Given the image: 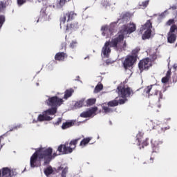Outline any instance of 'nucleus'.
<instances>
[{
    "label": "nucleus",
    "mask_w": 177,
    "mask_h": 177,
    "mask_svg": "<svg viewBox=\"0 0 177 177\" xmlns=\"http://www.w3.org/2000/svg\"><path fill=\"white\" fill-rule=\"evenodd\" d=\"M135 31H136V25L133 23L122 26L118 35L111 39V46H120V48L124 49L127 46V44L124 41V38L128 37L132 32H135Z\"/></svg>",
    "instance_id": "nucleus-1"
},
{
    "label": "nucleus",
    "mask_w": 177,
    "mask_h": 177,
    "mask_svg": "<svg viewBox=\"0 0 177 177\" xmlns=\"http://www.w3.org/2000/svg\"><path fill=\"white\" fill-rule=\"evenodd\" d=\"M53 149L52 148H38L36 151L30 157V168H35L38 167V160L39 161H44V165L49 164L52 160V153Z\"/></svg>",
    "instance_id": "nucleus-2"
},
{
    "label": "nucleus",
    "mask_w": 177,
    "mask_h": 177,
    "mask_svg": "<svg viewBox=\"0 0 177 177\" xmlns=\"http://www.w3.org/2000/svg\"><path fill=\"white\" fill-rule=\"evenodd\" d=\"M57 112V109L56 107L48 109L39 114L37 118L33 119L32 122V124H37V122H44V121H52Z\"/></svg>",
    "instance_id": "nucleus-3"
},
{
    "label": "nucleus",
    "mask_w": 177,
    "mask_h": 177,
    "mask_svg": "<svg viewBox=\"0 0 177 177\" xmlns=\"http://www.w3.org/2000/svg\"><path fill=\"white\" fill-rule=\"evenodd\" d=\"M117 91L118 93L119 97H122V99L119 100L120 104H124L126 102L128 101L127 97H129L131 96L132 90H131V88L129 87L119 86L117 88Z\"/></svg>",
    "instance_id": "nucleus-4"
},
{
    "label": "nucleus",
    "mask_w": 177,
    "mask_h": 177,
    "mask_svg": "<svg viewBox=\"0 0 177 177\" xmlns=\"http://www.w3.org/2000/svg\"><path fill=\"white\" fill-rule=\"evenodd\" d=\"M151 21L150 20L147 21L145 24L142 25L140 28V34L142 35V39H149L151 37Z\"/></svg>",
    "instance_id": "nucleus-5"
},
{
    "label": "nucleus",
    "mask_w": 177,
    "mask_h": 177,
    "mask_svg": "<svg viewBox=\"0 0 177 177\" xmlns=\"http://www.w3.org/2000/svg\"><path fill=\"white\" fill-rule=\"evenodd\" d=\"M64 102L63 99L59 98L57 96H45V104H46V106H50V107H59Z\"/></svg>",
    "instance_id": "nucleus-6"
},
{
    "label": "nucleus",
    "mask_w": 177,
    "mask_h": 177,
    "mask_svg": "<svg viewBox=\"0 0 177 177\" xmlns=\"http://www.w3.org/2000/svg\"><path fill=\"white\" fill-rule=\"evenodd\" d=\"M110 48H114L116 50H125V48H122L121 46H111V41H106L102 49V57H109L110 56V53H111V49Z\"/></svg>",
    "instance_id": "nucleus-7"
},
{
    "label": "nucleus",
    "mask_w": 177,
    "mask_h": 177,
    "mask_svg": "<svg viewBox=\"0 0 177 177\" xmlns=\"http://www.w3.org/2000/svg\"><path fill=\"white\" fill-rule=\"evenodd\" d=\"M117 24L113 23L111 24L109 26L105 25L103 26L101 28L102 30V35L105 37L106 38L111 37V35H114L115 28Z\"/></svg>",
    "instance_id": "nucleus-8"
},
{
    "label": "nucleus",
    "mask_w": 177,
    "mask_h": 177,
    "mask_svg": "<svg viewBox=\"0 0 177 177\" xmlns=\"http://www.w3.org/2000/svg\"><path fill=\"white\" fill-rule=\"evenodd\" d=\"M177 37V26L172 25L167 33V42L169 44H175Z\"/></svg>",
    "instance_id": "nucleus-9"
},
{
    "label": "nucleus",
    "mask_w": 177,
    "mask_h": 177,
    "mask_svg": "<svg viewBox=\"0 0 177 177\" xmlns=\"http://www.w3.org/2000/svg\"><path fill=\"white\" fill-rule=\"evenodd\" d=\"M137 57H138V55L136 54L127 56L126 59L123 62L124 68L126 70H128V68L132 67L135 64V62H136Z\"/></svg>",
    "instance_id": "nucleus-10"
},
{
    "label": "nucleus",
    "mask_w": 177,
    "mask_h": 177,
    "mask_svg": "<svg viewBox=\"0 0 177 177\" xmlns=\"http://www.w3.org/2000/svg\"><path fill=\"white\" fill-rule=\"evenodd\" d=\"M151 147H152V153H159L161 146H162V140H160L158 138H153L151 140Z\"/></svg>",
    "instance_id": "nucleus-11"
},
{
    "label": "nucleus",
    "mask_w": 177,
    "mask_h": 177,
    "mask_svg": "<svg viewBox=\"0 0 177 177\" xmlns=\"http://www.w3.org/2000/svg\"><path fill=\"white\" fill-rule=\"evenodd\" d=\"M139 69L140 70V73L143 71V70H149L150 67H151V61L149 58H146L142 59L138 64Z\"/></svg>",
    "instance_id": "nucleus-12"
},
{
    "label": "nucleus",
    "mask_w": 177,
    "mask_h": 177,
    "mask_svg": "<svg viewBox=\"0 0 177 177\" xmlns=\"http://www.w3.org/2000/svg\"><path fill=\"white\" fill-rule=\"evenodd\" d=\"M59 153H63V154H70L73 153V148L68 145V142H66L64 145H60L57 148Z\"/></svg>",
    "instance_id": "nucleus-13"
},
{
    "label": "nucleus",
    "mask_w": 177,
    "mask_h": 177,
    "mask_svg": "<svg viewBox=\"0 0 177 177\" xmlns=\"http://www.w3.org/2000/svg\"><path fill=\"white\" fill-rule=\"evenodd\" d=\"M96 111H97V107H92L86 111L82 112L80 114V117L82 118H88L89 117H95L96 115Z\"/></svg>",
    "instance_id": "nucleus-14"
},
{
    "label": "nucleus",
    "mask_w": 177,
    "mask_h": 177,
    "mask_svg": "<svg viewBox=\"0 0 177 177\" xmlns=\"http://www.w3.org/2000/svg\"><path fill=\"white\" fill-rule=\"evenodd\" d=\"M13 175H15L13 170L8 167H3L0 169V177H12Z\"/></svg>",
    "instance_id": "nucleus-15"
},
{
    "label": "nucleus",
    "mask_w": 177,
    "mask_h": 177,
    "mask_svg": "<svg viewBox=\"0 0 177 177\" xmlns=\"http://www.w3.org/2000/svg\"><path fill=\"white\" fill-rule=\"evenodd\" d=\"M66 57H67V55L64 52L58 53L55 56V60L58 62H64Z\"/></svg>",
    "instance_id": "nucleus-16"
},
{
    "label": "nucleus",
    "mask_w": 177,
    "mask_h": 177,
    "mask_svg": "<svg viewBox=\"0 0 177 177\" xmlns=\"http://www.w3.org/2000/svg\"><path fill=\"white\" fill-rule=\"evenodd\" d=\"M58 171H62L61 177L67 176V172H68V168L64 165H62L58 167Z\"/></svg>",
    "instance_id": "nucleus-17"
},
{
    "label": "nucleus",
    "mask_w": 177,
    "mask_h": 177,
    "mask_svg": "<svg viewBox=\"0 0 177 177\" xmlns=\"http://www.w3.org/2000/svg\"><path fill=\"white\" fill-rule=\"evenodd\" d=\"M115 1H113L111 0H104L102 5L104 8H105V9H108V8L113 6V5H115Z\"/></svg>",
    "instance_id": "nucleus-18"
},
{
    "label": "nucleus",
    "mask_w": 177,
    "mask_h": 177,
    "mask_svg": "<svg viewBox=\"0 0 177 177\" xmlns=\"http://www.w3.org/2000/svg\"><path fill=\"white\" fill-rule=\"evenodd\" d=\"M66 3V0H58L53 6L55 9H62Z\"/></svg>",
    "instance_id": "nucleus-19"
},
{
    "label": "nucleus",
    "mask_w": 177,
    "mask_h": 177,
    "mask_svg": "<svg viewBox=\"0 0 177 177\" xmlns=\"http://www.w3.org/2000/svg\"><path fill=\"white\" fill-rule=\"evenodd\" d=\"M153 86H154V85H150V86H148L147 87L145 88L144 89V95L146 94V95H157V91H156L155 93H153L151 91V89H153ZM151 92V93H150Z\"/></svg>",
    "instance_id": "nucleus-20"
},
{
    "label": "nucleus",
    "mask_w": 177,
    "mask_h": 177,
    "mask_svg": "<svg viewBox=\"0 0 177 177\" xmlns=\"http://www.w3.org/2000/svg\"><path fill=\"white\" fill-rule=\"evenodd\" d=\"M68 21L67 14H64L60 18V27H66V22Z\"/></svg>",
    "instance_id": "nucleus-21"
},
{
    "label": "nucleus",
    "mask_w": 177,
    "mask_h": 177,
    "mask_svg": "<svg viewBox=\"0 0 177 177\" xmlns=\"http://www.w3.org/2000/svg\"><path fill=\"white\" fill-rule=\"evenodd\" d=\"M73 93H74L73 89L70 88V89L66 90L65 91L64 99H65V100H67L68 99V97H71V96H73Z\"/></svg>",
    "instance_id": "nucleus-22"
},
{
    "label": "nucleus",
    "mask_w": 177,
    "mask_h": 177,
    "mask_svg": "<svg viewBox=\"0 0 177 177\" xmlns=\"http://www.w3.org/2000/svg\"><path fill=\"white\" fill-rule=\"evenodd\" d=\"M79 28L78 23L73 22L69 26L68 25L66 26V31H68V30H77Z\"/></svg>",
    "instance_id": "nucleus-23"
},
{
    "label": "nucleus",
    "mask_w": 177,
    "mask_h": 177,
    "mask_svg": "<svg viewBox=\"0 0 177 177\" xmlns=\"http://www.w3.org/2000/svg\"><path fill=\"white\" fill-rule=\"evenodd\" d=\"M102 110H104V113L105 114H110L111 113H113L114 111V109L112 108H110V106H104V104L102 105Z\"/></svg>",
    "instance_id": "nucleus-24"
},
{
    "label": "nucleus",
    "mask_w": 177,
    "mask_h": 177,
    "mask_svg": "<svg viewBox=\"0 0 177 177\" xmlns=\"http://www.w3.org/2000/svg\"><path fill=\"white\" fill-rule=\"evenodd\" d=\"M74 125V122L73 120H71L69 122H66L65 123H63L62 124V129H67V128H70Z\"/></svg>",
    "instance_id": "nucleus-25"
},
{
    "label": "nucleus",
    "mask_w": 177,
    "mask_h": 177,
    "mask_svg": "<svg viewBox=\"0 0 177 177\" xmlns=\"http://www.w3.org/2000/svg\"><path fill=\"white\" fill-rule=\"evenodd\" d=\"M91 140H92V138H91V137L84 138V139H83V140L81 141L80 145L82 147H85V146H86V145H88V143H89V142H91Z\"/></svg>",
    "instance_id": "nucleus-26"
},
{
    "label": "nucleus",
    "mask_w": 177,
    "mask_h": 177,
    "mask_svg": "<svg viewBox=\"0 0 177 177\" xmlns=\"http://www.w3.org/2000/svg\"><path fill=\"white\" fill-rule=\"evenodd\" d=\"M82 106H85V102H84V100L77 101L74 104L75 109H81V107H82Z\"/></svg>",
    "instance_id": "nucleus-27"
},
{
    "label": "nucleus",
    "mask_w": 177,
    "mask_h": 177,
    "mask_svg": "<svg viewBox=\"0 0 177 177\" xmlns=\"http://www.w3.org/2000/svg\"><path fill=\"white\" fill-rule=\"evenodd\" d=\"M150 3V0H145L144 1L139 3V6L142 8V9H146L147 6H149V3Z\"/></svg>",
    "instance_id": "nucleus-28"
},
{
    "label": "nucleus",
    "mask_w": 177,
    "mask_h": 177,
    "mask_svg": "<svg viewBox=\"0 0 177 177\" xmlns=\"http://www.w3.org/2000/svg\"><path fill=\"white\" fill-rule=\"evenodd\" d=\"M96 103V99L95 98H90L86 101V104L84 106H93Z\"/></svg>",
    "instance_id": "nucleus-29"
},
{
    "label": "nucleus",
    "mask_w": 177,
    "mask_h": 177,
    "mask_svg": "<svg viewBox=\"0 0 177 177\" xmlns=\"http://www.w3.org/2000/svg\"><path fill=\"white\" fill-rule=\"evenodd\" d=\"M118 104H120V101L118 102L117 100H113L108 102L109 107H115V106H118Z\"/></svg>",
    "instance_id": "nucleus-30"
},
{
    "label": "nucleus",
    "mask_w": 177,
    "mask_h": 177,
    "mask_svg": "<svg viewBox=\"0 0 177 177\" xmlns=\"http://www.w3.org/2000/svg\"><path fill=\"white\" fill-rule=\"evenodd\" d=\"M66 16L68 17V21H70V20H73L76 16L77 14L73 11L68 12L66 14Z\"/></svg>",
    "instance_id": "nucleus-31"
},
{
    "label": "nucleus",
    "mask_w": 177,
    "mask_h": 177,
    "mask_svg": "<svg viewBox=\"0 0 177 177\" xmlns=\"http://www.w3.org/2000/svg\"><path fill=\"white\" fill-rule=\"evenodd\" d=\"M44 174L46 176H49L51 174H53V169L52 167H48L44 170Z\"/></svg>",
    "instance_id": "nucleus-32"
},
{
    "label": "nucleus",
    "mask_w": 177,
    "mask_h": 177,
    "mask_svg": "<svg viewBox=\"0 0 177 177\" xmlns=\"http://www.w3.org/2000/svg\"><path fill=\"white\" fill-rule=\"evenodd\" d=\"M102 89H103V84H98L95 89H94V93H98V92H100V91H102Z\"/></svg>",
    "instance_id": "nucleus-33"
},
{
    "label": "nucleus",
    "mask_w": 177,
    "mask_h": 177,
    "mask_svg": "<svg viewBox=\"0 0 177 177\" xmlns=\"http://www.w3.org/2000/svg\"><path fill=\"white\" fill-rule=\"evenodd\" d=\"M77 45H78V41H77V40H73L70 44V47L72 49H74V48H77Z\"/></svg>",
    "instance_id": "nucleus-34"
},
{
    "label": "nucleus",
    "mask_w": 177,
    "mask_h": 177,
    "mask_svg": "<svg viewBox=\"0 0 177 177\" xmlns=\"http://www.w3.org/2000/svg\"><path fill=\"white\" fill-rule=\"evenodd\" d=\"M6 8V4L3 1H0V12H3Z\"/></svg>",
    "instance_id": "nucleus-35"
},
{
    "label": "nucleus",
    "mask_w": 177,
    "mask_h": 177,
    "mask_svg": "<svg viewBox=\"0 0 177 177\" xmlns=\"http://www.w3.org/2000/svg\"><path fill=\"white\" fill-rule=\"evenodd\" d=\"M75 145H77L76 141H71L70 142L69 147H71V149H72V151H73V150H74L75 149Z\"/></svg>",
    "instance_id": "nucleus-36"
},
{
    "label": "nucleus",
    "mask_w": 177,
    "mask_h": 177,
    "mask_svg": "<svg viewBox=\"0 0 177 177\" xmlns=\"http://www.w3.org/2000/svg\"><path fill=\"white\" fill-rule=\"evenodd\" d=\"M28 1H31V0H17V3L19 6H21V5H24V3H26V2H28Z\"/></svg>",
    "instance_id": "nucleus-37"
},
{
    "label": "nucleus",
    "mask_w": 177,
    "mask_h": 177,
    "mask_svg": "<svg viewBox=\"0 0 177 177\" xmlns=\"http://www.w3.org/2000/svg\"><path fill=\"white\" fill-rule=\"evenodd\" d=\"M3 23H5V16L0 15V28L3 26Z\"/></svg>",
    "instance_id": "nucleus-38"
},
{
    "label": "nucleus",
    "mask_w": 177,
    "mask_h": 177,
    "mask_svg": "<svg viewBox=\"0 0 177 177\" xmlns=\"http://www.w3.org/2000/svg\"><path fill=\"white\" fill-rule=\"evenodd\" d=\"M168 81H169V77H168V75H166L165 77L162 78V84H167Z\"/></svg>",
    "instance_id": "nucleus-39"
},
{
    "label": "nucleus",
    "mask_w": 177,
    "mask_h": 177,
    "mask_svg": "<svg viewBox=\"0 0 177 177\" xmlns=\"http://www.w3.org/2000/svg\"><path fill=\"white\" fill-rule=\"evenodd\" d=\"M167 15H168V11L165 10V12H163L160 14L159 17H160V19H164V17H165V16H167Z\"/></svg>",
    "instance_id": "nucleus-40"
},
{
    "label": "nucleus",
    "mask_w": 177,
    "mask_h": 177,
    "mask_svg": "<svg viewBox=\"0 0 177 177\" xmlns=\"http://www.w3.org/2000/svg\"><path fill=\"white\" fill-rule=\"evenodd\" d=\"M33 23L35 24H38V23H39V17H37L36 18H35V19L33 20Z\"/></svg>",
    "instance_id": "nucleus-41"
},
{
    "label": "nucleus",
    "mask_w": 177,
    "mask_h": 177,
    "mask_svg": "<svg viewBox=\"0 0 177 177\" xmlns=\"http://www.w3.org/2000/svg\"><path fill=\"white\" fill-rule=\"evenodd\" d=\"M171 24H174V19H169L167 23V26H171Z\"/></svg>",
    "instance_id": "nucleus-42"
},
{
    "label": "nucleus",
    "mask_w": 177,
    "mask_h": 177,
    "mask_svg": "<svg viewBox=\"0 0 177 177\" xmlns=\"http://www.w3.org/2000/svg\"><path fill=\"white\" fill-rule=\"evenodd\" d=\"M148 139H146L145 141L142 142V147L143 146H147L149 145V142H147Z\"/></svg>",
    "instance_id": "nucleus-43"
},
{
    "label": "nucleus",
    "mask_w": 177,
    "mask_h": 177,
    "mask_svg": "<svg viewBox=\"0 0 177 177\" xmlns=\"http://www.w3.org/2000/svg\"><path fill=\"white\" fill-rule=\"evenodd\" d=\"M140 133H138V135H137V140H138V143H137V145H139V143H140V138H140Z\"/></svg>",
    "instance_id": "nucleus-44"
},
{
    "label": "nucleus",
    "mask_w": 177,
    "mask_h": 177,
    "mask_svg": "<svg viewBox=\"0 0 177 177\" xmlns=\"http://www.w3.org/2000/svg\"><path fill=\"white\" fill-rule=\"evenodd\" d=\"M109 64H111V61H110L109 59H107L106 61V66H109Z\"/></svg>",
    "instance_id": "nucleus-45"
},
{
    "label": "nucleus",
    "mask_w": 177,
    "mask_h": 177,
    "mask_svg": "<svg viewBox=\"0 0 177 177\" xmlns=\"http://www.w3.org/2000/svg\"><path fill=\"white\" fill-rule=\"evenodd\" d=\"M60 122H62V118H59L57 122L55 123V125H59V124H60Z\"/></svg>",
    "instance_id": "nucleus-46"
},
{
    "label": "nucleus",
    "mask_w": 177,
    "mask_h": 177,
    "mask_svg": "<svg viewBox=\"0 0 177 177\" xmlns=\"http://www.w3.org/2000/svg\"><path fill=\"white\" fill-rule=\"evenodd\" d=\"M168 75V78H169V76L171 75V71H167V75Z\"/></svg>",
    "instance_id": "nucleus-47"
},
{
    "label": "nucleus",
    "mask_w": 177,
    "mask_h": 177,
    "mask_svg": "<svg viewBox=\"0 0 177 177\" xmlns=\"http://www.w3.org/2000/svg\"><path fill=\"white\" fill-rule=\"evenodd\" d=\"M160 99H162V93L161 92L159 93Z\"/></svg>",
    "instance_id": "nucleus-48"
},
{
    "label": "nucleus",
    "mask_w": 177,
    "mask_h": 177,
    "mask_svg": "<svg viewBox=\"0 0 177 177\" xmlns=\"http://www.w3.org/2000/svg\"><path fill=\"white\" fill-rule=\"evenodd\" d=\"M56 156H57V154H56V153H54L53 154V157L52 155H51V159H52V158H55V157H56Z\"/></svg>",
    "instance_id": "nucleus-49"
},
{
    "label": "nucleus",
    "mask_w": 177,
    "mask_h": 177,
    "mask_svg": "<svg viewBox=\"0 0 177 177\" xmlns=\"http://www.w3.org/2000/svg\"><path fill=\"white\" fill-rule=\"evenodd\" d=\"M20 127H21V125H17V127H15V129H17V128H20Z\"/></svg>",
    "instance_id": "nucleus-50"
},
{
    "label": "nucleus",
    "mask_w": 177,
    "mask_h": 177,
    "mask_svg": "<svg viewBox=\"0 0 177 177\" xmlns=\"http://www.w3.org/2000/svg\"><path fill=\"white\" fill-rule=\"evenodd\" d=\"M167 129H169V126H168L167 127H165V130Z\"/></svg>",
    "instance_id": "nucleus-51"
},
{
    "label": "nucleus",
    "mask_w": 177,
    "mask_h": 177,
    "mask_svg": "<svg viewBox=\"0 0 177 177\" xmlns=\"http://www.w3.org/2000/svg\"><path fill=\"white\" fill-rule=\"evenodd\" d=\"M36 85L38 86L39 85V83H37Z\"/></svg>",
    "instance_id": "nucleus-52"
},
{
    "label": "nucleus",
    "mask_w": 177,
    "mask_h": 177,
    "mask_svg": "<svg viewBox=\"0 0 177 177\" xmlns=\"http://www.w3.org/2000/svg\"><path fill=\"white\" fill-rule=\"evenodd\" d=\"M176 46H177V44H176Z\"/></svg>",
    "instance_id": "nucleus-53"
},
{
    "label": "nucleus",
    "mask_w": 177,
    "mask_h": 177,
    "mask_svg": "<svg viewBox=\"0 0 177 177\" xmlns=\"http://www.w3.org/2000/svg\"><path fill=\"white\" fill-rule=\"evenodd\" d=\"M163 131H166L165 129V130H163Z\"/></svg>",
    "instance_id": "nucleus-54"
}]
</instances>
